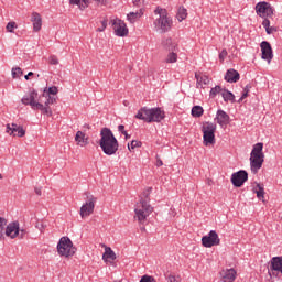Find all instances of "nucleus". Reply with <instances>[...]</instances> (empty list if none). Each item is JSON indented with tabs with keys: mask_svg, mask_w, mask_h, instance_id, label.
<instances>
[{
	"mask_svg": "<svg viewBox=\"0 0 282 282\" xmlns=\"http://www.w3.org/2000/svg\"><path fill=\"white\" fill-rule=\"evenodd\" d=\"M262 25H263L264 30H267L270 26V21L268 19H264L262 21Z\"/></svg>",
	"mask_w": 282,
	"mask_h": 282,
	"instance_id": "45",
	"label": "nucleus"
},
{
	"mask_svg": "<svg viewBox=\"0 0 282 282\" xmlns=\"http://www.w3.org/2000/svg\"><path fill=\"white\" fill-rule=\"evenodd\" d=\"M224 282H234L237 279V271L235 269H226L220 272Z\"/></svg>",
	"mask_w": 282,
	"mask_h": 282,
	"instance_id": "19",
	"label": "nucleus"
},
{
	"mask_svg": "<svg viewBox=\"0 0 282 282\" xmlns=\"http://www.w3.org/2000/svg\"><path fill=\"white\" fill-rule=\"evenodd\" d=\"M133 4L139 8V6H142V0H132Z\"/></svg>",
	"mask_w": 282,
	"mask_h": 282,
	"instance_id": "52",
	"label": "nucleus"
},
{
	"mask_svg": "<svg viewBox=\"0 0 282 282\" xmlns=\"http://www.w3.org/2000/svg\"><path fill=\"white\" fill-rule=\"evenodd\" d=\"M70 6H79L80 7V0H69Z\"/></svg>",
	"mask_w": 282,
	"mask_h": 282,
	"instance_id": "46",
	"label": "nucleus"
},
{
	"mask_svg": "<svg viewBox=\"0 0 282 282\" xmlns=\"http://www.w3.org/2000/svg\"><path fill=\"white\" fill-rule=\"evenodd\" d=\"M39 228H40L41 231H43V230H45V225L40 224V227H39Z\"/></svg>",
	"mask_w": 282,
	"mask_h": 282,
	"instance_id": "57",
	"label": "nucleus"
},
{
	"mask_svg": "<svg viewBox=\"0 0 282 282\" xmlns=\"http://www.w3.org/2000/svg\"><path fill=\"white\" fill-rule=\"evenodd\" d=\"M160 14V18L155 20L154 25L161 32L166 33L171 30V25H173V20L166 15V10L158 9L155 10Z\"/></svg>",
	"mask_w": 282,
	"mask_h": 282,
	"instance_id": "8",
	"label": "nucleus"
},
{
	"mask_svg": "<svg viewBox=\"0 0 282 282\" xmlns=\"http://www.w3.org/2000/svg\"><path fill=\"white\" fill-rule=\"evenodd\" d=\"M75 142L78 147H87V144H89V138L85 135V132L77 131L75 134Z\"/></svg>",
	"mask_w": 282,
	"mask_h": 282,
	"instance_id": "22",
	"label": "nucleus"
},
{
	"mask_svg": "<svg viewBox=\"0 0 282 282\" xmlns=\"http://www.w3.org/2000/svg\"><path fill=\"white\" fill-rule=\"evenodd\" d=\"M195 78H196L197 83L203 82L204 85H208V77H206V76L199 77V75H195Z\"/></svg>",
	"mask_w": 282,
	"mask_h": 282,
	"instance_id": "40",
	"label": "nucleus"
},
{
	"mask_svg": "<svg viewBox=\"0 0 282 282\" xmlns=\"http://www.w3.org/2000/svg\"><path fill=\"white\" fill-rule=\"evenodd\" d=\"M4 235L10 239H17L19 237V221H12L7 225Z\"/></svg>",
	"mask_w": 282,
	"mask_h": 282,
	"instance_id": "15",
	"label": "nucleus"
},
{
	"mask_svg": "<svg viewBox=\"0 0 282 282\" xmlns=\"http://www.w3.org/2000/svg\"><path fill=\"white\" fill-rule=\"evenodd\" d=\"M96 202H98V198L91 196H88V202H86L82 207L79 215L82 219H85V217H89V215L94 214V208H96Z\"/></svg>",
	"mask_w": 282,
	"mask_h": 282,
	"instance_id": "9",
	"label": "nucleus"
},
{
	"mask_svg": "<svg viewBox=\"0 0 282 282\" xmlns=\"http://www.w3.org/2000/svg\"><path fill=\"white\" fill-rule=\"evenodd\" d=\"M111 23H112V30L116 36H120V37L129 36V29L127 28V23H124V21L117 18L115 20H111Z\"/></svg>",
	"mask_w": 282,
	"mask_h": 282,
	"instance_id": "10",
	"label": "nucleus"
},
{
	"mask_svg": "<svg viewBox=\"0 0 282 282\" xmlns=\"http://www.w3.org/2000/svg\"><path fill=\"white\" fill-rule=\"evenodd\" d=\"M162 45L167 52H180V48H177V43L173 42V39L171 37L163 40Z\"/></svg>",
	"mask_w": 282,
	"mask_h": 282,
	"instance_id": "21",
	"label": "nucleus"
},
{
	"mask_svg": "<svg viewBox=\"0 0 282 282\" xmlns=\"http://www.w3.org/2000/svg\"><path fill=\"white\" fill-rule=\"evenodd\" d=\"M34 191H35V193H36L37 195H41V193H42V187H35Z\"/></svg>",
	"mask_w": 282,
	"mask_h": 282,
	"instance_id": "56",
	"label": "nucleus"
},
{
	"mask_svg": "<svg viewBox=\"0 0 282 282\" xmlns=\"http://www.w3.org/2000/svg\"><path fill=\"white\" fill-rule=\"evenodd\" d=\"M140 147H142V142L138 140H132L131 144H128L129 151H131V149H139Z\"/></svg>",
	"mask_w": 282,
	"mask_h": 282,
	"instance_id": "34",
	"label": "nucleus"
},
{
	"mask_svg": "<svg viewBox=\"0 0 282 282\" xmlns=\"http://www.w3.org/2000/svg\"><path fill=\"white\" fill-rule=\"evenodd\" d=\"M256 12L258 17H272L274 14V8H272L270 2L262 1L256 4Z\"/></svg>",
	"mask_w": 282,
	"mask_h": 282,
	"instance_id": "12",
	"label": "nucleus"
},
{
	"mask_svg": "<svg viewBox=\"0 0 282 282\" xmlns=\"http://www.w3.org/2000/svg\"><path fill=\"white\" fill-rule=\"evenodd\" d=\"M31 21L33 22V32H41V28H43V18H41V13L33 12L31 14Z\"/></svg>",
	"mask_w": 282,
	"mask_h": 282,
	"instance_id": "18",
	"label": "nucleus"
},
{
	"mask_svg": "<svg viewBox=\"0 0 282 282\" xmlns=\"http://www.w3.org/2000/svg\"><path fill=\"white\" fill-rule=\"evenodd\" d=\"M239 78H241V76L235 68L228 69L225 74V80L227 83H238Z\"/></svg>",
	"mask_w": 282,
	"mask_h": 282,
	"instance_id": "20",
	"label": "nucleus"
},
{
	"mask_svg": "<svg viewBox=\"0 0 282 282\" xmlns=\"http://www.w3.org/2000/svg\"><path fill=\"white\" fill-rule=\"evenodd\" d=\"M122 135H124V139H126V140H129V139L131 138V134H129V133L127 132V130H126L124 132H122Z\"/></svg>",
	"mask_w": 282,
	"mask_h": 282,
	"instance_id": "54",
	"label": "nucleus"
},
{
	"mask_svg": "<svg viewBox=\"0 0 282 282\" xmlns=\"http://www.w3.org/2000/svg\"><path fill=\"white\" fill-rule=\"evenodd\" d=\"M30 76H34V73L29 72L28 75L24 76L25 80H30Z\"/></svg>",
	"mask_w": 282,
	"mask_h": 282,
	"instance_id": "53",
	"label": "nucleus"
},
{
	"mask_svg": "<svg viewBox=\"0 0 282 282\" xmlns=\"http://www.w3.org/2000/svg\"><path fill=\"white\" fill-rule=\"evenodd\" d=\"M223 93H224V88H221V86L217 85L210 89L209 96H210V98H215V96H217V94H223Z\"/></svg>",
	"mask_w": 282,
	"mask_h": 282,
	"instance_id": "30",
	"label": "nucleus"
},
{
	"mask_svg": "<svg viewBox=\"0 0 282 282\" xmlns=\"http://www.w3.org/2000/svg\"><path fill=\"white\" fill-rule=\"evenodd\" d=\"M8 226V219L0 217V228L3 230Z\"/></svg>",
	"mask_w": 282,
	"mask_h": 282,
	"instance_id": "42",
	"label": "nucleus"
},
{
	"mask_svg": "<svg viewBox=\"0 0 282 282\" xmlns=\"http://www.w3.org/2000/svg\"><path fill=\"white\" fill-rule=\"evenodd\" d=\"M221 97L224 98L225 102H235V94H232L226 88H224Z\"/></svg>",
	"mask_w": 282,
	"mask_h": 282,
	"instance_id": "24",
	"label": "nucleus"
},
{
	"mask_svg": "<svg viewBox=\"0 0 282 282\" xmlns=\"http://www.w3.org/2000/svg\"><path fill=\"white\" fill-rule=\"evenodd\" d=\"M275 31V29L273 26H269L268 29H265L267 34H272Z\"/></svg>",
	"mask_w": 282,
	"mask_h": 282,
	"instance_id": "50",
	"label": "nucleus"
},
{
	"mask_svg": "<svg viewBox=\"0 0 282 282\" xmlns=\"http://www.w3.org/2000/svg\"><path fill=\"white\" fill-rule=\"evenodd\" d=\"M127 19H128V21H130V23H134L138 21V19H140V13L130 12V13H128Z\"/></svg>",
	"mask_w": 282,
	"mask_h": 282,
	"instance_id": "31",
	"label": "nucleus"
},
{
	"mask_svg": "<svg viewBox=\"0 0 282 282\" xmlns=\"http://www.w3.org/2000/svg\"><path fill=\"white\" fill-rule=\"evenodd\" d=\"M7 133H9V135H18V138H23L25 135V129H23L22 126H18L17 123H12L11 126L8 123Z\"/></svg>",
	"mask_w": 282,
	"mask_h": 282,
	"instance_id": "16",
	"label": "nucleus"
},
{
	"mask_svg": "<svg viewBox=\"0 0 282 282\" xmlns=\"http://www.w3.org/2000/svg\"><path fill=\"white\" fill-rule=\"evenodd\" d=\"M28 229H21V227H19V239H25V237H28Z\"/></svg>",
	"mask_w": 282,
	"mask_h": 282,
	"instance_id": "37",
	"label": "nucleus"
},
{
	"mask_svg": "<svg viewBox=\"0 0 282 282\" xmlns=\"http://www.w3.org/2000/svg\"><path fill=\"white\" fill-rule=\"evenodd\" d=\"M102 259L104 261H109V259L110 261H116V252H113L110 247H106Z\"/></svg>",
	"mask_w": 282,
	"mask_h": 282,
	"instance_id": "23",
	"label": "nucleus"
},
{
	"mask_svg": "<svg viewBox=\"0 0 282 282\" xmlns=\"http://www.w3.org/2000/svg\"><path fill=\"white\" fill-rule=\"evenodd\" d=\"M57 252L59 257H74L76 254V247L69 237H62L57 243Z\"/></svg>",
	"mask_w": 282,
	"mask_h": 282,
	"instance_id": "6",
	"label": "nucleus"
},
{
	"mask_svg": "<svg viewBox=\"0 0 282 282\" xmlns=\"http://www.w3.org/2000/svg\"><path fill=\"white\" fill-rule=\"evenodd\" d=\"M219 243H221V240L215 230H210L207 236H203L202 238V245L204 248H213V246H219Z\"/></svg>",
	"mask_w": 282,
	"mask_h": 282,
	"instance_id": "11",
	"label": "nucleus"
},
{
	"mask_svg": "<svg viewBox=\"0 0 282 282\" xmlns=\"http://www.w3.org/2000/svg\"><path fill=\"white\" fill-rule=\"evenodd\" d=\"M261 52H262V61H267L268 63L272 62V58H274V54L272 53V45H270V42L263 41L260 44Z\"/></svg>",
	"mask_w": 282,
	"mask_h": 282,
	"instance_id": "14",
	"label": "nucleus"
},
{
	"mask_svg": "<svg viewBox=\"0 0 282 282\" xmlns=\"http://www.w3.org/2000/svg\"><path fill=\"white\" fill-rule=\"evenodd\" d=\"M228 56V51L223 50L219 54V61L224 62L226 57Z\"/></svg>",
	"mask_w": 282,
	"mask_h": 282,
	"instance_id": "41",
	"label": "nucleus"
},
{
	"mask_svg": "<svg viewBox=\"0 0 282 282\" xmlns=\"http://www.w3.org/2000/svg\"><path fill=\"white\" fill-rule=\"evenodd\" d=\"M215 131H217V124L213 122H205L202 127L203 132V144L210 147L215 144Z\"/></svg>",
	"mask_w": 282,
	"mask_h": 282,
	"instance_id": "7",
	"label": "nucleus"
},
{
	"mask_svg": "<svg viewBox=\"0 0 282 282\" xmlns=\"http://www.w3.org/2000/svg\"><path fill=\"white\" fill-rule=\"evenodd\" d=\"M250 89H252V86L250 84H248L245 88H243V93L250 94Z\"/></svg>",
	"mask_w": 282,
	"mask_h": 282,
	"instance_id": "48",
	"label": "nucleus"
},
{
	"mask_svg": "<svg viewBox=\"0 0 282 282\" xmlns=\"http://www.w3.org/2000/svg\"><path fill=\"white\" fill-rule=\"evenodd\" d=\"M164 163L162 162V159H160L159 155H156V166H163Z\"/></svg>",
	"mask_w": 282,
	"mask_h": 282,
	"instance_id": "47",
	"label": "nucleus"
},
{
	"mask_svg": "<svg viewBox=\"0 0 282 282\" xmlns=\"http://www.w3.org/2000/svg\"><path fill=\"white\" fill-rule=\"evenodd\" d=\"M246 182H248V172L246 170H239L231 175V184L236 188H241Z\"/></svg>",
	"mask_w": 282,
	"mask_h": 282,
	"instance_id": "13",
	"label": "nucleus"
},
{
	"mask_svg": "<svg viewBox=\"0 0 282 282\" xmlns=\"http://www.w3.org/2000/svg\"><path fill=\"white\" fill-rule=\"evenodd\" d=\"M134 219L139 221L142 226L147 224V218L151 213H153V207L149 204L148 200H139L134 206Z\"/></svg>",
	"mask_w": 282,
	"mask_h": 282,
	"instance_id": "5",
	"label": "nucleus"
},
{
	"mask_svg": "<svg viewBox=\"0 0 282 282\" xmlns=\"http://www.w3.org/2000/svg\"><path fill=\"white\" fill-rule=\"evenodd\" d=\"M42 96L48 97V100H50L51 105H56V97L47 94V88L44 89Z\"/></svg>",
	"mask_w": 282,
	"mask_h": 282,
	"instance_id": "35",
	"label": "nucleus"
},
{
	"mask_svg": "<svg viewBox=\"0 0 282 282\" xmlns=\"http://www.w3.org/2000/svg\"><path fill=\"white\" fill-rule=\"evenodd\" d=\"M165 63H177V51H170L165 58Z\"/></svg>",
	"mask_w": 282,
	"mask_h": 282,
	"instance_id": "28",
	"label": "nucleus"
},
{
	"mask_svg": "<svg viewBox=\"0 0 282 282\" xmlns=\"http://www.w3.org/2000/svg\"><path fill=\"white\" fill-rule=\"evenodd\" d=\"M140 230H141V232H144V231H147V228L144 226H141Z\"/></svg>",
	"mask_w": 282,
	"mask_h": 282,
	"instance_id": "58",
	"label": "nucleus"
},
{
	"mask_svg": "<svg viewBox=\"0 0 282 282\" xmlns=\"http://www.w3.org/2000/svg\"><path fill=\"white\" fill-rule=\"evenodd\" d=\"M36 98H39L36 100ZM22 105L30 106L33 111H41L43 116L52 118V108L50 105V97L41 95L34 89L30 90L29 94L24 95L21 99Z\"/></svg>",
	"mask_w": 282,
	"mask_h": 282,
	"instance_id": "1",
	"label": "nucleus"
},
{
	"mask_svg": "<svg viewBox=\"0 0 282 282\" xmlns=\"http://www.w3.org/2000/svg\"><path fill=\"white\" fill-rule=\"evenodd\" d=\"M84 4H79V10H85L89 6V0H82Z\"/></svg>",
	"mask_w": 282,
	"mask_h": 282,
	"instance_id": "43",
	"label": "nucleus"
},
{
	"mask_svg": "<svg viewBox=\"0 0 282 282\" xmlns=\"http://www.w3.org/2000/svg\"><path fill=\"white\" fill-rule=\"evenodd\" d=\"M107 23H108V20L104 19L101 21V26L97 29V32H105V30H107Z\"/></svg>",
	"mask_w": 282,
	"mask_h": 282,
	"instance_id": "38",
	"label": "nucleus"
},
{
	"mask_svg": "<svg viewBox=\"0 0 282 282\" xmlns=\"http://www.w3.org/2000/svg\"><path fill=\"white\" fill-rule=\"evenodd\" d=\"M248 96V93H242L241 97L239 98L238 102H243L246 100V97Z\"/></svg>",
	"mask_w": 282,
	"mask_h": 282,
	"instance_id": "49",
	"label": "nucleus"
},
{
	"mask_svg": "<svg viewBox=\"0 0 282 282\" xmlns=\"http://www.w3.org/2000/svg\"><path fill=\"white\" fill-rule=\"evenodd\" d=\"M0 180H1V174H0Z\"/></svg>",
	"mask_w": 282,
	"mask_h": 282,
	"instance_id": "59",
	"label": "nucleus"
},
{
	"mask_svg": "<svg viewBox=\"0 0 282 282\" xmlns=\"http://www.w3.org/2000/svg\"><path fill=\"white\" fill-rule=\"evenodd\" d=\"M137 120H143V122H162L164 118H166V115L162 108L156 107V108H148L143 107L141 108L137 115H135Z\"/></svg>",
	"mask_w": 282,
	"mask_h": 282,
	"instance_id": "3",
	"label": "nucleus"
},
{
	"mask_svg": "<svg viewBox=\"0 0 282 282\" xmlns=\"http://www.w3.org/2000/svg\"><path fill=\"white\" fill-rule=\"evenodd\" d=\"M17 28H18L17 22L12 21L7 24L6 30L7 32H10L12 34L14 30H17Z\"/></svg>",
	"mask_w": 282,
	"mask_h": 282,
	"instance_id": "33",
	"label": "nucleus"
},
{
	"mask_svg": "<svg viewBox=\"0 0 282 282\" xmlns=\"http://www.w3.org/2000/svg\"><path fill=\"white\" fill-rule=\"evenodd\" d=\"M99 147L105 155H116V153H118L120 144L118 143V139H116V135H113L111 129L102 128L100 130Z\"/></svg>",
	"mask_w": 282,
	"mask_h": 282,
	"instance_id": "2",
	"label": "nucleus"
},
{
	"mask_svg": "<svg viewBox=\"0 0 282 282\" xmlns=\"http://www.w3.org/2000/svg\"><path fill=\"white\" fill-rule=\"evenodd\" d=\"M21 76H23L21 67L12 68V78H21Z\"/></svg>",
	"mask_w": 282,
	"mask_h": 282,
	"instance_id": "32",
	"label": "nucleus"
},
{
	"mask_svg": "<svg viewBox=\"0 0 282 282\" xmlns=\"http://www.w3.org/2000/svg\"><path fill=\"white\" fill-rule=\"evenodd\" d=\"M192 116L193 118H202L204 116V108L202 106H194L192 108Z\"/></svg>",
	"mask_w": 282,
	"mask_h": 282,
	"instance_id": "26",
	"label": "nucleus"
},
{
	"mask_svg": "<svg viewBox=\"0 0 282 282\" xmlns=\"http://www.w3.org/2000/svg\"><path fill=\"white\" fill-rule=\"evenodd\" d=\"M126 130H124V126L123 124H120L118 126V132L119 133H123Z\"/></svg>",
	"mask_w": 282,
	"mask_h": 282,
	"instance_id": "51",
	"label": "nucleus"
},
{
	"mask_svg": "<svg viewBox=\"0 0 282 282\" xmlns=\"http://www.w3.org/2000/svg\"><path fill=\"white\" fill-rule=\"evenodd\" d=\"M169 281L170 282H177V279L175 278V275H169Z\"/></svg>",
	"mask_w": 282,
	"mask_h": 282,
	"instance_id": "55",
	"label": "nucleus"
},
{
	"mask_svg": "<svg viewBox=\"0 0 282 282\" xmlns=\"http://www.w3.org/2000/svg\"><path fill=\"white\" fill-rule=\"evenodd\" d=\"M151 191H153L152 187L145 188V189L142 192V194L140 195V202H148V204H149V202H151V199L149 198L150 195H151Z\"/></svg>",
	"mask_w": 282,
	"mask_h": 282,
	"instance_id": "27",
	"label": "nucleus"
},
{
	"mask_svg": "<svg viewBox=\"0 0 282 282\" xmlns=\"http://www.w3.org/2000/svg\"><path fill=\"white\" fill-rule=\"evenodd\" d=\"M48 63L50 65H58V57H56V55H51L48 57Z\"/></svg>",
	"mask_w": 282,
	"mask_h": 282,
	"instance_id": "39",
	"label": "nucleus"
},
{
	"mask_svg": "<svg viewBox=\"0 0 282 282\" xmlns=\"http://www.w3.org/2000/svg\"><path fill=\"white\" fill-rule=\"evenodd\" d=\"M253 193H256L258 199H263L265 197V189L263 188V185L259 183L253 188Z\"/></svg>",
	"mask_w": 282,
	"mask_h": 282,
	"instance_id": "25",
	"label": "nucleus"
},
{
	"mask_svg": "<svg viewBox=\"0 0 282 282\" xmlns=\"http://www.w3.org/2000/svg\"><path fill=\"white\" fill-rule=\"evenodd\" d=\"M46 94H48V96H56V94H58V87L56 86L48 87V89L46 90Z\"/></svg>",
	"mask_w": 282,
	"mask_h": 282,
	"instance_id": "36",
	"label": "nucleus"
},
{
	"mask_svg": "<svg viewBox=\"0 0 282 282\" xmlns=\"http://www.w3.org/2000/svg\"><path fill=\"white\" fill-rule=\"evenodd\" d=\"M265 154H263V143H257L253 145L250 156V166L252 173H259L261 166H263Z\"/></svg>",
	"mask_w": 282,
	"mask_h": 282,
	"instance_id": "4",
	"label": "nucleus"
},
{
	"mask_svg": "<svg viewBox=\"0 0 282 282\" xmlns=\"http://www.w3.org/2000/svg\"><path fill=\"white\" fill-rule=\"evenodd\" d=\"M216 122L221 127H228L230 123V116L224 110H218L216 113Z\"/></svg>",
	"mask_w": 282,
	"mask_h": 282,
	"instance_id": "17",
	"label": "nucleus"
},
{
	"mask_svg": "<svg viewBox=\"0 0 282 282\" xmlns=\"http://www.w3.org/2000/svg\"><path fill=\"white\" fill-rule=\"evenodd\" d=\"M177 19L178 21H184L188 17V12L186 11V8L180 7L177 12Z\"/></svg>",
	"mask_w": 282,
	"mask_h": 282,
	"instance_id": "29",
	"label": "nucleus"
},
{
	"mask_svg": "<svg viewBox=\"0 0 282 282\" xmlns=\"http://www.w3.org/2000/svg\"><path fill=\"white\" fill-rule=\"evenodd\" d=\"M96 3H98V6H109V1L108 0H95Z\"/></svg>",
	"mask_w": 282,
	"mask_h": 282,
	"instance_id": "44",
	"label": "nucleus"
}]
</instances>
